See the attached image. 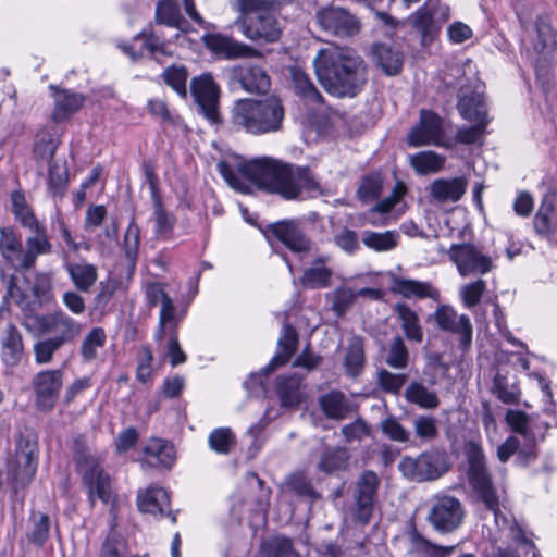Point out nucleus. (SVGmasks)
Returning a JSON list of instances; mask_svg holds the SVG:
<instances>
[{
	"instance_id": "obj_1",
	"label": "nucleus",
	"mask_w": 557,
	"mask_h": 557,
	"mask_svg": "<svg viewBox=\"0 0 557 557\" xmlns=\"http://www.w3.org/2000/svg\"><path fill=\"white\" fill-rule=\"evenodd\" d=\"M313 67L322 87L337 97H354L367 81V65L349 47L330 46L320 49Z\"/></svg>"
},
{
	"instance_id": "obj_2",
	"label": "nucleus",
	"mask_w": 557,
	"mask_h": 557,
	"mask_svg": "<svg viewBox=\"0 0 557 557\" xmlns=\"http://www.w3.org/2000/svg\"><path fill=\"white\" fill-rule=\"evenodd\" d=\"M240 174L260 189L277 194L287 200L297 199L302 190H319L320 184L309 168L284 163L272 158L242 163Z\"/></svg>"
},
{
	"instance_id": "obj_3",
	"label": "nucleus",
	"mask_w": 557,
	"mask_h": 557,
	"mask_svg": "<svg viewBox=\"0 0 557 557\" xmlns=\"http://www.w3.org/2000/svg\"><path fill=\"white\" fill-rule=\"evenodd\" d=\"M283 119L284 108L275 96L264 100L242 99L232 109L234 126L252 135L278 131Z\"/></svg>"
},
{
	"instance_id": "obj_4",
	"label": "nucleus",
	"mask_w": 557,
	"mask_h": 557,
	"mask_svg": "<svg viewBox=\"0 0 557 557\" xmlns=\"http://www.w3.org/2000/svg\"><path fill=\"white\" fill-rule=\"evenodd\" d=\"M240 17L237 25L243 35L261 42H275L282 35V25L274 3L269 0H238Z\"/></svg>"
},
{
	"instance_id": "obj_5",
	"label": "nucleus",
	"mask_w": 557,
	"mask_h": 557,
	"mask_svg": "<svg viewBox=\"0 0 557 557\" xmlns=\"http://www.w3.org/2000/svg\"><path fill=\"white\" fill-rule=\"evenodd\" d=\"M75 460L83 474V481L87 485L91 503L98 497L108 503L111 496L110 478L103 472L99 460L91 454L89 447L82 437L74 442Z\"/></svg>"
},
{
	"instance_id": "obj_6",
	"label": "nucleus",
	"mask_w": 557,
	"mask_h": 557,
	"mask_svg": "<svg viewBox=\"0 0 557 557\" xmlns=\"http://www.w3.org/2000/svg\"><path fill=\"white\" fill-rule=\"evenodd\" d=\"M458 110L466 120L475 122V124L460 128L456 135L457 141L467 145L476 143L488 123L483 95L479 91L470 94L469 88L461 87Z\"/></svg>"
},
{
	"instance_id": "obj_7",
	"label": "nucleus",
	"mask_w": 557,
	"mask_h": 557,
	"mask_svg": "<svg viewBox=\"0 0 557 557\" xmlns=\"http://www.w3.org/2000/svg\"><path fill=\"white\" fill-rule=\"evenodd\" d=\"M38 447L30 440L17 442L13 458L8 462L5 479L15 493L28 486L37 470Z\"/></svg>"
},
{
	"instance_id": "obj_8",
	"label": "nucleus",
	"mask_w": 557,
	"mask_h": 557,
	"mask_svg": "<svg viewBox=\"0 0 557 557\" xmlns=\"http://www.w3.org/2000/svg\"><path fill=\"white\" fill-rule=\"evenodd\" d=\"M37 330L41 334L50 335L61 345L76 341L84 330V325L62 309L34 317Z\"/></svg>"
},
{
	"instance_id": "obj_9",
	"label": "nucleus",
	"mask_w": 557,
	"mask_h": 557,
	"mask_svg": "<svg viewBox=\"0 0 557 557\" xmlns=\"http://www.w3.org/2000/svg\"><path fill=\"white\" fill-rule=\"evenodd\" d=\"M398 469L406 478L413 481L435 480L447 471V459L444 453L431 450L417 458H403Z\"/></svg>"
},
{
	"instance_id": "obj_10",
	"label": "nucleus",
	"mask_w": 557,
	"mask_h": 557,
	"mask_svg": "<svg viewBox=\"0 0 557 557\" xmlns=\"http://www.w3.org/2000/svg\"><path fill=\"white\" fill-rule=\"evenodd\" d=\"M465 518L461 502L449 495H438L433 499L428 521L440 533H451L457 530Z\"/></svg>"
},
{
	"instance_id": "obj_11",
	"label": "nucleus",
	"mask_w": 557,
	"mask_h": 557,
	"mask_svg": "<svg viewBox=\"0 0 557 557\" xmlns=\"http://www.w3.org/2000/svg\"><path fill=\"white\" fill-rule=\"evenodd\" d=\"M315 21L326 34L350 38L361 30L359 18L342 7H324L317 11Z\"/></svg>"
},
{
	"instance_id": "obj_12",
	"label": "nucleus",
	"mask_w": 557,
	"mask_h": 557,
	"mask_svg": "<svg viewBox=\"0 0 557 557\" xmlns=\"http://www.w3.org/2000/svg\"><path fill=\"white\" fill-rule=\"evenodd\" d=\"M447 255L462 277L483 275L493 268L492 259L471 244H454Z\"/></svg>"
},
{
	"instance_id": "obj_13",
	"label": "nucleus",
	"mask_w": 557,
	"mask_h": 557,
	"mask_svg": "<svg viewBox=\"0 0 557 557\" xmlns=\"http://www.w3.org/2000/svg\"><path fill=\"white\" fill-rule=\"evenodd\" d=\"M64 372L61 369L42 370L32 379L35 405L39 410H52L63 386Z\"/></svg>"
},
{
	"instance_id": "obj_14",
	"label": "nucleus",
	"mask_w": 557,
	"mask_h": 557,
	"mask_svg": "<svg viewBox=\"0 0 557 557\" xmlns=\"http://www.w3.org/2000/svg\"><path fill=\"white\" fill-rule=\"evenodd\" d=\"M407 140L412 147L443 146L444 129L441 117L431 111L422 110L419 123L411 128Z\"/></svg>"
},
{
	"instance_id": "obj_15",
	"label": "nucleus",
	"mask_w": 557,
	"mask_h": 557,
	"mask_svg": "<svg viewBox=\"0 0 557 557\" xmlns=\"http://www.w3.org/2000/svg\"><path fill=\"white\" fill-rule=\"evenodd\" d=\"M190 92L199 110L211 122H219V87L210 74H202L190 81Z\"/></svg>"
},
{
	"instance_id": "obj_16",
	"label": "nucleus",
	"mask_w": 557,
	"mask_h": 557,
	"mask_svg": "<svg viewBox=\"0 0 557 557\" xmlns=\"http://www.w3.org/2000/svg\"><path fill=\"white\" fill-rule=\"evenodd\" d=\"M440 330L460 336V344L468 347L472 341V324L468 315L458 314L449 305H441L433 313Z\"/></svg>"
},
{
	"instance_id": "obj_17",
	"label": "nucleus",
	"mask_w": 557,
	"mask_h": 557,
	"mask_svg": "<svg viewBox=\"0 0 557 557\" xmlns=\"http://www.w3.org/2000/svg\"><path fill=\"white\" fill-rule=\"evenodd\" d=\"M480 499L495 518V523L502 531L508 530L515 540L522 541L530 549L534 550V546L531 543L523 541L521 531L513 525L509 515L505 511V506L500 500L499 495L492 484L485 486L482 490L476 491Z\"/></svg>"
},
{
	"instance_id": "obj_18",
	"label": "nucleus",
	"mask_w": 557,
	"mask_h": 557,
	"mask_svg": "<svg viewBox=\"0 0 557 557\" xmlns=\"http://www.w3.org/2000/svg\"><path fill=\"white\" fill-rule=\"evenodd\" d=\"M228 74L248 92L262 94L270 89V77L261 66L243 63L228 69Z\"/></svg>"
},
{
	"instance_id": "obj_19",
	"label": "nucleus",
	"mask_w": 557,
	"mask_h": 557,
	"mask_svg": "<svg viewBox=\"0 0 557 557\" xmlns=\"http://www.w3.org/2000/svg\"><path fill=\"white\" fill-rule=\"evenodd\" d=\"M202 41L207 49L225 59L250 58L260 54L257 49L222 34H206Z\"/></svg>"
},
{
	"instance_id": "obj_20",
	"label": "nucleus",
	"mask_w": 557,
	"mask_h": 557,
	"mask_svg": "<svg viewBox=\"0 0 557 557\" xmlns=\"http://www.w3.org/2000/svg\"><path fill=\"white\" fill-rule=\"evenodd\" d=\"M530 46L537 55L536 62L544 61L557 49V34L546 17H537L528 30Z\"/></svg>"
},
{
	"instance_id": "obj_21",
	"label": "nucleus",
	"mask_w": 557,
	"mask_h": 557,
	"mask_svg": "<svg viewBox=\"0 0 557 557\" xmlns=\"http://www.w3.org/2000/svg\"><path fill=\"white\" fill-rule=\"evenodd\" d=\"M32 233L33 235L28 236L25 240V248L22 249L17 270H30L35 267L38 256L49 255L52 251V244L47 236L46 227L33 231Z\"/></svg>"
},
{
	"instance_id": "obj_22",
	"label": "nucleus",
	"mask_w": 557,
	"mask_h": 557,
	"mask_svg": "<svg viewBox=\"0 0 557 557\" xmlns=\"http://www.w3.org/2000/svg\"><path fill=\"white\" fill-rule=\"evenodd\" d=\"M468 181L465 177L434 180L428 190L432 200L436 203L457 202L465 195Z\"/></svg>"
},
{
	"instance_id": "obj_23",
	"label": "nucleus",
	"mask_w": 557,
	"mask_h": 557,
	"mask_svg": "<svg viewBox=\"0 0 557 557\" xmlns=\"http://www.w3.org/2000/svg\"><path fill=\"white\" fill-rule=\"evenodd\" d=\"M270 228L271 232L294 252H307L312 249V243L294 221L277 222L271 225Z\"/></svg>"
},
{
	"instance_id": "obj_24",
	"label": "nucleus",
	"mask_w": 557,
	"mask_h": 557,
	"mask_svg": "<svg viewBox=\"0 0 557 557\" xmlns=\"http://www.w3.org/2000/svg\"><path fill=\"white\" fill-rule=\"evenodd\" d=\"M175 458V451L172 444L161 438H152L144 447L143 467L171 468Z\"/></svg>"
},
{
	"instance_id": "obj_25",
	"label": "nucleus",
	"mask_w": 557,
	"mask_h": 557,
	"mask_svg": "<svg viewBox=\"0 0 557 557\" xmlns=\"http://www.w3.org/2000/svg\"><path fill=\"white\" fill-rule=\"evenodd\" d=\"M408 554L412 557H449L456 549L455 545L440 546L424 539L416 528L407 532Z\"/></svg>"
},
{
	"instance_id": "obj_26",
	"label": "nucleus",
	"mask_w": 557,
	"mask_h": 557,
	"mask_svg": "<svg viewBox=\"0 0 557 557\" xmlns=\"http://www.w3.org/2000/svg\"><path fill=\"white\" fill-rule=\"evenodd\" d=\"M331 261V257L320 256L315 258L311 265L305 269L301 277L299 278L300 284L308 289H321L326 288L331 285L333 271L326 265Z\"/></svg>"
},
{
	"instance_id": "obj_27",
	"label": "nucleus",
	"mask_w": 557,
	"mask_h": 557,
	"mask_svg": "<svg viewBox=\"0 0 557 557\" xmlns=\"http://www.w3.org/2000/svg\"><path fill=\"white\" fill-rule=\"evenodd\" d=\"M535 233L546 239H550L557 232V219L555 215V195L546 194L539 210L533 218Z\"/></svg>"
},
{
	"instance_id": "obj_28",
	"label": "nucleus",
	"mask_w": 557,
	"mask_h": 557,
	"mask_svg": "<svg viewBox=\"0 0 557 557\" xmlns=\"http://www.w3.org/2000/svg\"><path fill=\"white\" fill-rule=\"evenodd\" d=\"M137 506L144 513L163 517L170 508V498L165 490L149 487L138 492Z\"/></svg>"
},
{
	"instance_id": "obj_29",
	"label": "nucleus",
	"mask_w": 557,
	"mask_h": 557,
	"mask_svg": "<svg viewBox=\"0 0 557 557\" xmlns=\"http://www.w3.org/2000/svg\"><path fill=\"white\" fill-rule=\"evenodd\" d=\"M319 405L325 417L333 420H343L356 410L354 404L339 391L320 396Z\"/></svg>"
},
{
	"instance_id": "obj_30",
	"label": "nucleus",
	"mask_w": 557,
	"mask_h": 557,
	"mask_svg": "<svg viewBox=\"0 0 557 557\" xmlns=\"http://www.w3.org/2000/svg\"><path fill=\"white\" fill-rule=\"evenodd\" d=\"M24 344L23 337L17 327L8 324L1 339V359L9 367L17 366L23 356Z\"/></svg>"
},
{
	"instance_id": "obj_31",
	"label": "nucleus",
	"mask_w": 557,
	"mask_h": 557,
	"mask_svg": "<svg viewBox=\"0 0 557 557\" xmlns=\"http://www.w3.org/2000/svg\"><path fill=\"white\" fill-rule=\"evenodd\" d=\"M409 24L421 34L423 46L431 44L440 33V26L426 3L408 17Z\"/></svg>"
},
{
	"instance_id": "obj_32",
	"label": "nucleus",
	"mask_w": 557,
	"mask_h": 557,
	"mask_svg": "<svg viewBox=\"0 0 557 557\" xmlns=\"http://www.w3.org/2000/svg\"><path fill=\"white\" fill-rule=\"evenodd\" d=\"M297 344L298 335L296 330L292 325L285 324L283 327V334L277 342L278 350L271 362L264 368V371L267 373H272L277 367L287 363L290 357L295 354Z\"/></svg>"
},
{
	"instance_id": "obj_33",
	"label": "nucleus",
	"mask_w": 557,
	"mask_h": 557,
	"mask_svg": "<svg viewBox=\"0 0 557 557\" xmlns=\"http://www.w3.org/2000/svg\"><path fill=\"white\" fill-rule=\"evenodd\" d=\"M392 289L394 293L406 298H431L433 300L440 298V292L430 283L416 280L395 277L393 280Z\"/></svg>"
},
{
	"instance_id": "obj_34",
	"label": "nucleus",
	"mask_w": 557,
	"mask_h": 557,
	"mask_svg": "<svg viewBox=\"0 0 557 557\" xmlns=\"http://www.w3.org/2000/svg\"><path fill=\"white\" fill-rule=\"evenodd\" d=\"M364 339L361 336L354 335L349 338L348 345L344 349L343 366L347 375L358 376L364 366Z\"/></svg>"
},
{
	"instance_id": "obj_35",
	"label": "nucleus",
	"mask_w": 557,
	"mask_h": 557,
	"mask_svg": "<svg viewBox=\"0 0 557 557\" xmlns=\"http://www.w3.org/2000/svg\"><path fill=\"white\" fill-rule=\"evenodd\" d=\"M65 269L73 285L84 293L89 292L98 278L97 267L85 261L66 263Z\"/></svg>"
},
{
	"instance_id": "obj_36",
	"label": "nucleus",
	"mask_w": 557,
	"mask_h": 557,
	"mask_svg": "<svg viewBox=\"0 0 557 557\" xmlns=\"http://www.w3.org/2000/svg\"><path fill=\"white\" fill-rule=\"evenodd\" d=\"M372 54L376 64L387 75H396L403 66V57L399 51L394 50L385 44H375Z\"/></svg>"
},
{
	"instance_id": "obj_37",
	"label": "nucleus",
	"mask_w": 557,
	"mask_h": 557,
	"mask_svg": "<svg viewBox=\"0 0 557 557\" xmlns=\"http://www.w3.org/2000/svg\"><path fill=\"white\" fill-rule=\"evenodd\" d=\"M160 78L164 85L170 87L181 98H186L188 94L187 82L189 78V72L184 64H171L166 66Z\"/></svg>"
},
{
	"instance_id": "obj_38",
	"label": "nucleus",
	"mask_w": 557,
	"mask_h": 557,
	"mask_svg": "<svg viewBox=\"0 0 557 557\" xmlns=\"http://www.w3.org/2000/svg\"><path fill=\"white\" fill-rule=\"evenodd\" d=\"M394 311L401 322V329L406 337L417 343L422 342L423 332L418 313L406 304H396Z\"/></svg>"
},
{
	"instance_id": "obj_39",
	"label": "nucleus",
	"mask_w": 557,
	"mask_h": 557,
	"mask_svg": "<svg viewBox=\"0 0 557 557\" xmlns=\"http://www.w3.org/2000/svg\"><path fill=\"white\" fill-rule=\"evenodd\" d=\"M22 249V242L20 237L15 235L13 230L10 227H2L0 230V253L2 258L15 270H17Z\"/></svg>"
},
{
	"instance_id": "obj_40",
	"label": "nucleus",
	"mask_w": 557,
	"mask_h": 557,
	"mask_svg": "<svg viewBox=\"0 0 557 557\" xmlns=\"http://www.w3.org/2000/svg\"><path fill=\"white\" fill-rule=\"evenodd\" d=\"M301 380L297 375L280 376L276 393L283 407H296L301 401Z\"/></svg>"
},
{
	"instance_id": "obj_41",
	"label": "nucleus",
	"mask_w": 557,
	"mask_h": 557,
	"mask_svg": "<svg viewBox=\"0 0 557 557\" xmlns=\"http://www.w3.org/2000/svg\"><path fill=\"white\" fill-rule=\"evenodd\" d=\"M445 160L444 156L434 151H421L409 156V164L421 175L440 172L444 168Z\"/></svg>"
},
{
	"instance_id": "obj_42",
	"label": "nucleus",
	"mask_w": 557,
	"mask_h": 557,
	"mask_svg": "<svg viewBox=\"0 0 557 557\" xmlns=\"http://www.w3.org/2000/svg\"><path fill=\"white\" fill-rule=\"evenodd\" d=\"M521 446V441L517 436L508 437L497 450V456L502 462H506L515 453H518V457L522 463H528L536 458L535 447L525 444Z\"/></svg>"
},
{
	"instance_id": "obj_43",
	"label": "nucleus",
	"mask_w": 557,
	"mask_h": 557,
	"mask_svg": "<svg viewBox=\"0 0 557 557\" xmlns=\"http://www.w3.org/2000/svg\"><path fill=\"white\" fill-rule=\"evenodd\" d=\"M50 527L51 521L47 513L33 511L28 520L26 533L28 541L36 546H42L49 537Z\"/></svg>"
},
{
	"instance_id": "obj_44",
	"label": "nucleus",
	"mask_w": 557,
	"mask_h": 557,
	"mask_svg": "<svg viewBox=\"0 0 557 557\" xmlns=\"http://www.w3.org/2000/svg\"><path fill=\"white\" fill-rule=\"evenodd\" d=\"M399 240V234L396 231L372 232L366 231L362 234V243L371 250L383 252L393 250Z\"/></svg>"
},
{
	"instance_id": "obj_45",
	"label": "nucleus",
	"mask_w": 557,
	"mask_h": 557,
	"mask_svg": "<svg viewBox=\"0 0 557 557\" xmlns=\"http://www.w3.org/2000/svg\"><path fill=\"white\" fill-rule=\"evenodd\" d=\"M405 397L409 403L423 409H435L440 405L436 393L420 382H411L405 391Z\"/></svg>"
},
{
	"instance_id": "obj_46",
	"label": "nucleus",
	"mask_w": 557,
	"mask_h": 557,
	"mask_svg": "<svg viewBox=\"0 0 557 557\" xmlns=\"http://www.w3.org/2000/svg\"><path fill=\"white\" fill-rule=\"evenodd\" d=\"M349 466V454L345 448H326L323 450L318 463L319 470L325 473H334L347 470Z\"/></svg>"
},
{
	"instance_id": "obj_47",
	"label": "nucleus",
	"mask_w": 557,
	"mask_h": 557,
	"mask_svg": "<svg viewBox=\"0 0 557 557\" xmlns=\"http://www.w3.org/2000/svg\"><path fill=\"white\" fill-rule=\"evenodd\" d=\"M181 319L182 317L176 313L172 299H165V302L160 308L159 324L154 334L156 341H162L166 332L169 334H176V327Z\"/></svg>"
},
{
	"instance_id": "obj_48",
	"label": "nucleus",
	"mask_w": 557,
	"mask_h": 557,
	"mask_svg": "<svg viewBox=\"0 0 557 557\" xmlns=\"http://www.w3.org/2000/svg\"><path fill=\"white\" fill-rule=\"evenodd\" d=\"M55 112L53 117L62 120L76 112L84 103V97L67 90H57L54 94Z\"/></svg>"
},
{
	"instance_id": "obj_49",
	"label": "nucleus",
	"mask_w": 557,
	"mask_h": 557,
	"mask_svg": "<svg viewBox=\"0 0 557 557\" xmlns=\"http://www.w3.org/2000/svg\"><path fill=\"white\" fill-rule=\"evenodd\" d=\"M294 88L297 95L301 96L309 103H321L322 95L301 70L292 71Z\"/></svg>"
},
{
	"instance_id": "obj_50",
	"label": "nucleus",
	"mask_w": 557,
	"mask_h": 557,
	"mask_svg": "<svg viewBox=\"0 0 557 557\" xmlns=\"http://www.w3.org/2000/svg\"><path fill=\"white\" fill-rule=\"evenodd\" d=\"M262 557H300V555L294 548L292 540L275 536L263 543Z\"/></svg>"
},
{
	"instance_id": "obj_51",
	"label": "nucleus",
	"mask_w": 557,
	"mask_h": 557,
	"mask_svg": "<svg viewBox=\"0 0 557 557\" xmlns=\"http://www.w3.org/2000/svg\"><path fill=\"white\" fill-rule=\"evenodd\" d=\"M153 223L156 236L162 239L170 237L175 225V218L164 210L159 198L154 200Z\"/></svg>"
},
{
	"instance_id": "obj_52",
	"label": "nucleus",
	"mask_w": 557,
	"mask_h": 557,
	"mask_svg": "<svg viewBox=\"0 0 557 557\" xmlns=\"http://www.w3.org/2000/svg\"><path fill=\"white\" fill-rule=\"evenodd\" d=\"M236 443V437L230 428L214 429L208 436L209 447L221 455H227Z\"/></svg>"
},
{
	"instance_id": "obj_53",
	"label": "nucleus",
	"mask_w": 557,
	"mask_h": 557,
	"mask_svg": "<svg viewBox=\"0 0 557 557\" xmlns=\"http://www.w3.org/2000/svg\"><path fill=\"white\" fill-rule=\"evenodd\" d=\"M59 143L55 137L46 131L39 132L34 145V154L37 160L52 162Z\"/></svg>"
},
{
	"instance_id": "obj_54",
	"label": "nucleus",
	"mask_w": 557,
	"mask_h": 557,
	"mask_svg": "<svg viewBox=\"0 0 557 557\" xmlns=\"http://www.w3.org/2000/svg\"><path fill=\"white\" fill-rule=\"evenodd\" d=\"M106 333L101 327H94L84 337L81 346V354L85 361H92L97 358L98 349L106 343Z\"/></svg>"
},
{
	"instance_id": "obj_55",
	"label": "nucleus",
	"mask_w": 557,
	"mask_h": 557,
	"mask_svg": "<svg viewBox=\"0 0 557 557\" xmlns=\"http://www.w3.org/2000/svg\"><path fill=\"white\" fill-rule=\"evenodd\" d=\"M67 168L65 162L54 160L49 162L48 185L54 195H63L67 185Z\"/></svg>"
},
{
	"instance_id": "obj_56",
	"label": "nucleus",
	"mask_w": 557,
	"mask_h": 557,
	"mask_svg": "<svg viewBox=\"0 0 557 557\" xmlns=\"http://www.w3.org/2000/svg\"><path fill=\"white\" fill-rule=\"evenodd\" d=\"M140 244V230L134 220L128 224L124 238H123V251L125 258L134 268L138 258V250Z\"/></svg>"
},
{
	"instance_id": "obj_57",
	"label": "nucleus",
	"mask_w": 557,
	"mask_h": 557,
	"mask_svg": "<svg viewBox=\"0 0 557 557\" xmlns=\"http://www.w3.org/2000/svg\"><path fill=\"white\" fill-rule=\"evenodd\" d=\"M506 421L513 432L523 437L525 444L535 447V441L529 428V418L524 412L509 410L506 414Z\"/></svg>"
},
{
	"instance_id": "obj_58",
	"label": "nucleus",
	"mask_w": 557,
	"mask_h": 557,
	"mask_svg": "<svg viewBox=\"0 0 557 557\" xmlns=\"http://www.w3.org/2000/svg\"><path fill=\"white\" fill-rule=\"evenodd\" d=\"M486 290V282L482 278L460 286L459 295L466 308L476 306Z\"/></svg>"
},
{
	"instance_id": "obj_59",
	"label": "nucleus",
	"mask_w": 557,
	"mask_h": 557,
	"mask_svg": "<svg viewBox=\"0 0 557 557\" xmlns=\"http://www.w3.org/2000/svg\"><path fill=\"white\" fill-rule=\"evenodd\" d=\"M156 18L161 24L177 26L182 20L177 2L175 0H160L156 9Z\"/></svg>"
},
{
	"instance_id": "obj_60",
	"label": "nucleus",
	"mask_w": 557,
	"mask_h": 557,
	"mask_svg": "<svg viewBox=\"0 0 557 557\" xmlns=\"http://www.w3.org/2000/svg\"><path fill=\"white\" fill-rule=\"evenodd\" d=\"M380 480L373 471H366L356 482V497L375 502Z\"/></svg>"
},
{
	"instance_id": "obj_61",
	"label": "nucleus",
	"mask_w": 557,
	"mask_h": 557,
	"mask_svg": "<svg viewBox=\"0 0 557 557\" xmlns=\"http://www.w3.org/2000/svg\"><path fill=\"white\" fill-rule=\"evenodd\" d=\"M61 347H63V345L58 343V341H53L50 337L36 342L33 347L35 362L37 364H48L52 362L54 354Z\"/></svg>"
},
{
	"instance_id": "obj_62",
	"label": "nucleus",
	"mask_w": 557,
	"mask_h": 557,
	"mask_svg": "<svg viewBox=\"0 0 557 557\" xmlns=\"http://www.w3.org/2000/svg\"><path fill=\"white\" fill-rule=\"evenodd\" d=\"M383 181L380 174H371L361 181L358 188V196L363 202L376 199L382 191Z\"/></svg>"
},
{
	"instance_id": "obj_63",
	"label": "nucleus",
	"mask_w": 557,
	"mask_h": 557,
	"mask_svg": "<svg viewBox=\"0 0 557 557\" xmlns=\"http://www.w3.org/2000/svg\"><path fill=\"white\" fill-rule=\"evenodd\" d=\"M416 435L422 441H432L437 434V421L434 417L421 414L413 420Z\"/></svg>"
},
{
	"instance_id": "obj_64",
	"label": "nucleus",
	"mask_w": 557,
	"mask_h": 557,
	"mask_svg": "<svg viewBox=\"0 0 557 557\" xmlns=\"http://www.w3.org/2000/svg\"><path fill=\"white\" fill-rule=\"evenodd\" d=\"M357 294L350 287L339 286L333 293L332 309L337 315H343L355 302Z\"/></svg>"
}]
</instances>
